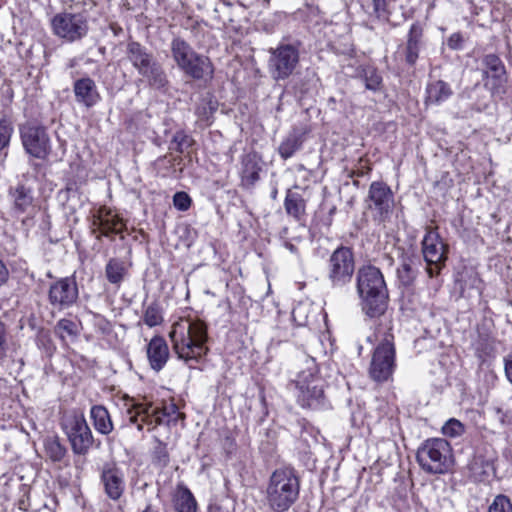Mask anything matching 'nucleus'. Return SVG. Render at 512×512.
<instances>
[{
	"mask_svg": "<svg viewBox=\"0 0 512 512\" xmlns=\"http://www.w3.org/2000/svg\"><path fill=\"white\" fill-rule=\"evenodd\" d=\"M485 66L484 75L487 77L486 86L493 94L505 93L507 83L506 68L502 60L496 54H487L483 57Z\"/></svg>",
	"mask_w": 512,
	"mask_h": 512,
	"instance_id": "nucleus-16",
	"label": "nucleus"
},
{
	"mask_svg": "<svg viewBox=\"0 0 512 512\" xmlns=\"http://www.w3.org/2000/svg\"><path fill=\"white\" fill-rule=\"evenodd\" d=\"M169 337L177 357L190 367H194L208 353L207 325L199 319H179L173 323Z\"/></svg>",
	"mask_w": 512,
	"mask_h": 512,
	"instance_id": "nucleus-1",
	"label": "nucleus"
},
{
	"mask_svg": "<svg viewBox=\"0 0 512 512\" xmlns=\"http://www.w3.org/2000/svg\"><path fill=\"white\" fill-rule=\"evenodd\" d=\"M177 407L174 404L162 408H154L152 403L134 402L127 408L126 418L129 425H136L142 431L144 425L151 430L157 426L169 424L176 420Z\"/></svg>",
	"mask_w": 512,
	"mask_h": 512,
	"instance_id": "nucleus-6",
	"label": "nucleus"
},
{
	"mask_svg": "<svg viewBox=\"0 0 512 512\" xmlns=\"http://www.w3.org/2000/svg\"><path fill=\"white\" fill-rule=\"evenodd\" d=\"M32 203V197L30 194H17L14 199L15 207L20 211H25L28 206Z\"/></svg>",
	"mask_w": 512,
	"mask_h": 512,
	"instance_id": "nucleus-46",
	"label": "nucleus"
},
{
	"mask_svg": "<svg viewBox=\"0 0 512 512\" xmlns=\"http://www.w3.org/2000/svg\"><path fill=\"white\" fill-rule=\"evenodd\" d=\"M127 56L137 72L154 88H163L167 84V76L160 63L139 42L127 45Z\"/></svg>",
	"mask_w": 512,
	"mask_h": 512,
	"instance_id": "nucleus-7",
	"label": "nucleus"
},
{
	"mask_svg": "<svg viewBox=\"0 0 512 512\" xmlns=\"http://www.w3.org/2000/svg\"><path fill=\"white\" fill-rule=\"evenodd\" d=\"M504 370L507 380L512 384V354L504 358Z\"/></svg>",
	"mask_w": 512,
	"mask_h": 512,
	"instance_id": "nucleus-49",
	"label": "nucleus"
},
{
	"mask_svg": "<svg viewBox=\"0 0 512 512\" xmlns=\"http://www.w3.org/2000/svg\"><path fill=\"white\" fill-rule=\"evenodd\" d=\"M44 449L46 455L53 462H60L66 455L67 449L60 443L58 437L52 436L44 439Z\"/></svg>",
	"mask_w": 512,
	"mask_h": 512,
	"instance_id": "nucleus-32",
	"label": "nucleus"
},
{
	"mask_svg": "<svg viewBox=\"0 0 512 512\" xmlns=\"http://www.w3.org/2000/svg\"><path fill=\"white\" fill-rule=\"evenodd\" d=\"M398 276L402 283L408 285L414 279V271L409 263L404 262L401 268L398 269Z\"/></svg>",
	"mask_w": 512,
	"mask_h": 512,
	"instance_id": "nucleus-42",
	"label": "nucleus"
},
{
	"mask_svg": "<svg viewBox=\"0 0 512 512\" xmlns=\"http://www.w3.org/2000/svg\"><path fill=\"white\" fill-rule=\"evenodd\" d=\"M52 306L65 309L72 306L78 298V287L73 277L61 278L50 286L48 294Z\"/></svg>",
	"mask_w": 512,
	"mask_h": 512,
	"instance_id": "nucleus-15",
	"label": "nucleus"
},
{
	"mask_svg": "<svg viewBox=\"0 0 512 512\" xmlns=\"http://www.w3.org/2000/svg\"><path fill=\"white\" fill-rule=\"evenodd\" d=\"M465 432V426L458 419L451 418L442 427V433L448 437H459Z\"/></svg>",
	"mask_w": 512,
	"mask_h": 512,
	"instance_id": "nucleus-38",
	"label": "nucleus"
},
{
	"mask_svg": "<svg viewBox=\"0 0 512 512\" xmlns=\"http://www.w3.org/2000/svg\"><path fill=\"white\" fill-rule=\"evenodd\" d=\"M22 146L33 158L45 160L51 153V141L47 129L34 122H26L19 127Z\"/></svg>",
	"mask_w": 512,
	"mask_h": 512,
	"instance_id": "nucleus-11",
	"label": "nucleus"
},
{
	"mask_svg": "<svg viewBox=\"0 0 512 512\" xmlns=\"http://www.w3.org/2000/svg\"><path fill=\"white\" fill-rule=\"evenodd\" d=\"M170 458L166 444L162 442H158L154 447L152 462L153 464L162 469L165 468L169 464Z\"/></svg>",
	"mask_w": 512,
	"mask_h": 512,
	"instance_id": "nucleus-37",
	"label": "nucleus"
},
{
	"mask_svg": "<svg viewBox=\"0 0 512 512\" xmlns=\"http://www.w3.org/2000/svg\"><path fill=\"white\" fill-rule=\"evenodd\" d=\"M105 274L111 284L120 286L127 274V269L123 261L112 258L106 264Z\"/></svg>",
	"mask_w": 512,
	"mask_h": 512,
	"instance_id": "nucleus-31",
	"label": "nucleus"
},
{
	"mask_svg": "<svg viewBox=\"0 0 512 512\" xmlns=\"http://www.w3.org/2000/svg\"><path fill=\"white\" fill-rule=\"evenodd\" d=\"M7 355V327L0 321V363H2Z\"/></svg>",
	"mask_w": 512,
	"mask_h": 512,
	"instance_id": "nucleus-44",
	"label": "nucleus"
},
{
	"mask_svg": "<svg viewBox=\"0 0 512 512\" xmlns=\"http://www.w3.org/2000/svg\"><path fill=\"white\" fill-rule=\"evenodd\" d=\"M298 309H299V308H295V309H293L292 314H293V316H294V317H296V313H297Z\"/></svg>",
	"mask_w": 512,
	"mask_h": 512,
	"instance_id": "nucleus-53",
	"label": "nucleus"
},
{
	"mask_svg": "<svg viewBox=\"0 0 512 512\" xmlns=\"http://www.w3.org/2000/svg\"><path fill=\"white\" fill-rule=\"evenodd\" d=\"M186 76L194 80H211L214 75V65L210 58L197 54L180 69Z\"/></svg>",
	"mask_w": 512,
	"mask_h": 512,
	"instance_id": "nucleus-20",
	"label": "nucleus"
},
{
	"mask_svg": "<svg viewBox=\"0 0 512 512\" xmlns=\"http://www.w3.org/2000/svg\"><path fill=\"white\" fill-rule=\"evenodd\" d=\"M293 385L299 405L312 409L324 406L323 380L315 374L313 361L309 362L307 370L298 374Z\"/></svg>",
	"mask_w": 512,
	"mask_h": 512,
	"instance_id": "nucleus-8",
	"label": "nucleus"
},
{
	"mask_svg": "<svg viewBox=\"0 0 512 512\" xmlns=\"http://www.w3.org/2000/svg\"><path fill=\"white\" fill-rule=\"evenodd\" d=\"M169 348L165 339L154 336L147 345V358L150 367L158 372L163 369L169 359Z\"/></svg>",
	"mask_w": 512,
	"mask_h": 512,
	"instance_id": "nucleus-23",
	"label": "nucleus"
},
{
	"mask_svg": "<svg viewBox=\"0 0 512 512\" xmlns=\"http://www.w3.org/2000/svg\"><path fill=\"white\" fill-rule=\"evenodd\" d=\"M142 512H159L155 507L151 504H148Z\"/></svg>",
	"mask_w": 512,
	"mask_h": 512,
	"instance_id": "nucleus-52",
	"label": "nucleus"
},
{
	"mask_svg": "<svg viewBox=\"0 0 512 512\" xmlns=\"http://www.w3.org/2000/svg\"><path fill=\"white\" fill-rule=\"evenodd\" d=\"M353 185L358 187V182L356 180H353Z\"/></svg>",
	"mask_w": 512,
	"mask_h": 512,
	"instance_id": "nucleus-54",
	"label": "nucleus"
},
{
	"mask_svg": "<svg viewBox=\"0 0 512 512\" xmlns=\"http://www.w3.org/2000/svg\"><path fill=\"white\" fill-rule=\"evenodd\" d=\"M480 280L477 277H474V282H479Z\"/></svg>",
	"mask_w": 512,
	"mask_h": 512,
	"instance_id": "nucleus-55",
	"label": "nucleus"
},
{
	"mask_svg": "<svg viewBox=\"0 0 512 512\" xmlns=\"http://www.w3.org/2000/svg\"><path fill=\"white\" fill-rule=\"evenodd\" d=\"M63 429L69 439L72 451L85 455L93 445L92 431L83 414H74L63 422Z\"/></svg>",
	"mask_w": 512,
	"mask_h": 512,
	"instance_id": "nucleus-13",
	"label": "nucleus"
},
{
	"mask_svg": "<svg viewBox=\"0 0 512 512\" xmlns=\"http://www.w3.org/2000/svg\"><path fill=\"white\" fill-rule=\"evenodd\" d=\"M260 170V158L256 153L250 152L242 157L241 181L244 188H251L259 180Z\"/></svg>",
	"mask_w": 512,
	"mask_h": 512,
	"instance_id": "nucleus-24",
	"label": "nucleus"
},
{
	"mask_svg": "<svg viewBox=\"0 0 512 512\" xmlns=\"http://www.w3.org/2000/svg\"><path fill=\"white\" fill-rule=\"evenodd\" d=\"M193 139L183 130H178L172 137L169 150L183 154L192 146Z\"/></svg>",
	"mask_w": 512,
	"mask_h": 512,
	"instance_id": "nucleus-35",
	"label": "nucleus"
},
{
	"mask_svg": "<svg viewBox=\"0 0 512 512\" xmlns=\"http://www.w3.org/2000/svg\"><path fill=\"white\" fill-rule=\"evenodd\" d=\"M355 271L354 255L350 248L340 246L327 260L326 278L332 288H344L351 283Z\"/></svg>",
	"mask_w": 512,
	"mask_h": 512,
	"instance_id": "nucleus-9",
	"label": "nucleus"
},
{
	"mask_svg": "<svg viewBox=\"0 0 512 512\" xmlns=\"http://www.w3.org/2000/svg\"><path fill=\"white\" fill-rule=\"evenodd\" d=\"M301 47L299 40H283L269 50L268 70L274 80H286L294 73L300 62Z\"/></svg>",
	"mask_w": 512,
	"mask_h": 512,
	"instance_id": "nucleus-5",
	"label": "nucleus"
},
{
	"mask_svg": "<svg viewBox=\"0 0 512 512\" xmlns=\"http://www.w3.org/2000/svg\"><path fill=\"white\" fill-rule=\"evenodd\" d=\"M32 189H33L32 187H28L27 192H30Z\"/></svg>",
	"mask_w": 512,
	"mask_h": 512,
	"instance_id": "nucleus-56",
	"label": "nucleus"
},
{
	"mask_svg": "<svg viewBox=\"0 0 512 512\" xmlns=\"http://www.w3.org/2000/svg\"><path fill=\"white\" fill-rule=\"evenodd\" d=\"M494 411H495V413H496L497 415H500V421H501L502 423H504V415H503L502 409H501V408H499V407H496V408L494 409Z\"/></svg>",
	"mask_w": 512,
	"mask_h": 512,
	"instance_id": "nucleus-51",
	"label": "nucleus"
},
{
	"mask_svg": "<svg viewBox=\"0 0 512 512\" xmlns=\"http://www.w3.org/2000/svg\"><path fill=\"white\" fill-rule=\"evenodd\" d=\"M101 480L106 495L112 500H118L125 489L124 473L115 465H106L103 468Z\"/></svg>",
	"mask_w": 512,
	"mask_h": 512,
	"instance_id": "nucleus-18",
	"label": "nucleus"
},
{
	"mask_svg": "<svg viewBox=\"0 0 512 512\" xmlns=\"http://www.w3.org/2000/svg\"><path fill=\"white\" fill-rule=\"evenodd\" d=\"M9 270L3 260L0 259V288L6 285L9 280Z\"/></svg>",
	"mask_w": 512,
	"mask_h": 512,
	"instance_id": "nucleus-48",
	"label": "nucleus"
},
{
	"mask_svg": "<svg viewBox=\"0 0 512 512\" xmlns=\"http://www.w3.org/2000/svg\"><path fill=\"white\" fill-rule=\"evenodd\" d=\"M357 292L362 300V309L369 317L384 313L388 291L380 269L367 265L357 272Z\"/></svg>",
	"mask_w": 512,
	"mask_h": 512,
	"instance_id": "nucleus-2",
	"label": "nucleus"
},
{
	"mask_svg": "<svg viewBox=\"0 0 512 512\" xmlns=\"http://www.w3.org/2000/svg\"><path fill=\"white\" fill-rule=\"evenodd\" d=\"M303 145V135L293 130L287 135V137L281 142L278 147V152L283 159L291 158Z\"/></svg>",
	"mask_w": 512,
	"mask_h": 512,
	"instance_id": "nucleus-29",
	"label": "nucleus"
},
{
	"mask_svg": "<svg viewBox=\"0 0 512 512\" xmlns=\"http://www.w3.org/2000/svg\"><path fill=\"white\" fill-rule=\"evenodd\" d=\"M416 459L419 466L429 474H445L453 466L450 443L444 438H430L418 448Z\"/></svg>",
	"mask_w": 512,
	"mask_h": 512,
	"instance_id": "nucleus-4",
	"label": "nucleus"
},
{
	"mask_svg": "<svg viewBox=\"0 0 512 512\" xmlns=\"http://www.w3.org/2000/svg\"><path fill=\"white\" fill-rule=\"evenodd\" d=\"M452 94V88L447 82L436 80L426 87V103L439 105L448 100Z\"/></svg>",
	"mask_w": 512,
	"mask_h": 512,
	"instance_id": "nucleus-26",
	"label": "nucleus"
},
{
	"mask_svg": "<svg viewBox=\"0 0 512 512\" xmlns=\"http://www.w3.org/2000/svg\"><path fill=\"white\" fill-rule=\"evenodd\" d=\"M90 417L93 421V426L98 433L108 435L113 431V422L108 410L104 406H92L90 410Z\"/></svg>",
	"mask_w": 512,
	"mask_h": 512,
	"instance_id": "nucleus-27",
	"label": "nucleus"
},
{
	"mask_svg": "<svg viewBox=\"0 0 512 512\" xmlns=\"http://www.w3.org/2000/svg\"><path fill=\"white\" fill-rule=\"evenodd\" d=\"M422 252L427 262V273L430 277L437 275L446 260V245L435 230L429 229L425 234Z\"/></svg>",
	"mask_w": 512,
	"mask_h": 512,
	"instance_id": "nucleus-14",
	"label": "nucleus"
},
{
	"mask_svg": "<svg viewBox=\"0 0 512 512\" xmlns=\"http://www.w3.org/2000/svg\"><path fill=\"white\" fill-rule=\"evenodd\" d=\"M396 367L393 336L387 334L375 348L369 366V375L376 382L387 381Z\"/></svg>",
	"mask_w": 512,
	"mask_h": 512,
	"instance_id": "nucleus-12",
	"label": "nucleus"
},
{
	"mask_svg": "<svg viewBox=\"0 0 512 512\" xmlns=\"http://www.w3.org/2000/svg\"><path fill=\"white\" fill-rule=\"evenodd\" d=\"M92 226L93 233L99 232L97 238H100L101 236L111 237L112 235L121 234L125 224L113 210L101 206L93 215Z\"/></svg>",
	"mask_w": 512,
	"mask_h": 512,
	"instance_id": "nucleus-17",
	"label": "nucleus"
},
{
	"mask_svg": "<svg viewBox=\"0 0 512 512\" xmlns=\"http://www.w3.org/2000/svg\"><path fill=\"white\" fill-rule=\"evenodd\" d=\"M374 12L376 13L379 19L388 20V2L390 0H372Z\"/></svg>",
	"mask_w": 512,
	"mask_h": 512,
	"instance_id": "nucleus-43",
	"label": "nucleus"
},
{
	"mask_svg": "<svg viewBox=\"0 0 512 512\" xmlns=\"http://www.w3.org/2000/svg\"><path fill=\"white\" fill-rule=\"evenodd\" d=\"M488 512H512V503L506 495L499 494L489 505Z\"/></svg>",
	"mask_w": 512,
	"mask_h": 512,
	"instance_id": "nucleus-39",
	"label": "nucleus"
},
{
	"mask_svg": "<svg viewBox=\"0 0 512 512\" xmlns=\"http://www.w3.org/2000/svg\"><path fill=\"white\" fill-rule=\"evenodd\" d=\"M364 81L368 90L377 91L380 89L382 77L375 69L370 68L365 71Z\"/></svg>",
	"mask_w": 512,
	"mask_h": 512,
	"instance_id": "nucleus-40",
	"label": "nucleus"
},
{
	"mask_svg": "<svg viewBox=\"0 0 512 512\" xmlns=\"http://www.w3.org/2000/svg\"><path fill=\"white\" fill-rule=\"evenodd\" d=\"M143 321L149 327H155L163 322L162 311L158 303H150L144 310Z\"/></svg>",
	"mask_w": 512,
	"mask_h": 512,
	"instance_id": "nucleus-36",
	"label": "nucleus"
},
{
	"mask_svg": "<svg viewBox=\"0 0 512 512\" xmlns=\"http://www.w3.org/2000/svg\"><path fill=\"white\" fill-rule=\"evenodd\" d=\"M173 203L178 210L186 211L191 205V198L189 194H174Z\"/></svg>",
	"mask_w": 512,
	"mask_h": 512,
	"instance_id": "nucleus-45",
	"label": "nucleus"
},
{
	"mask_svg": "<svg viewBox=\"0 0 512 512\" xmlns=\"http://www.w3.org/2000/svg\"><path fill=\"white\" fill-rule=\"evenodd\" d=\"M391 194H369L366 199V204L370 210L375 211L380 220L389 213L393 206Z\"/></svg>",
	"mask_w": 512,
	"mask_h": 512,
	"instance_id": "nucleus-28",
	"label": "nucleus"
},
{
	"mask_svg": "<svg viewBox=\"0 0 512 512\" xmlns=\"http://www.w3.org/2000/svg\"><path fill=\"white\" fill-rule=\"evenodd\" d=\"M51 28L55 36L65 42L73 43L87 36L88 18L81 12H60L52 17Z\"/></svg>",
	"mask_w": 512,
	"mask_h": 512,
	"instance_id": "nucleus-10",
	"label": "nucleus"
},
{
	"mask_svg": "<svg viewBox=\"0 0 512 512\" xmlns=\"http://www.w3.org/2000/svg\"><path fill=\"white\" fill-rule=\"evenodd\" d=\"M73 91L76 101L87 108L95 106L101 99L95 81L87 76L74 82Z\"/></svg>",
	"mask_w": 512,
	"mask_h": 512,
	"instance_id": "nucleus-21",
	"label": "nucleus"
},
{
	"mask_svg": "<svg viewBox=\"0 0 512 512\" xmlns=\"http://www.w3.org/2000/svg\"><path fill=\"white\" fill-rule=\"evenodd\" d=\"M54 331L55 334L64 342L67 337L73 339L77 337L78 326L76 322L63 318L56 323Z\"/></svg>",
	"mask_w": 512,
	"mask_h": 512,
	"instance_id": "nucleus-34",
	"label": "nucleus"
},
{
	"mask_svg": "<svg viewBox=\"0 0 512 512\" xmlns=\"http://www.w3.org/2000/svg\"><path fill=\"white\" fill-rule=\"evenodd\" d=\"M495 457L492 454L477 451L468 463L470 476L474 481H485L495 474Z\"/></svg>",
	"mask_w": 512,
	"mask_h": 512,
	"instance_id": "nucleus-19",
	"label": "nucleus"
},
{
	"mask_svg": "<svg viewBox=\"0 0 512 512\" xmlns=\"http://www.w3.org/2000/svg\"><path fill=\"white\" fill-rule=\"evenodd\" d=\"M12 132V126L6 120H0V150L9 145Z\"/></svg>",
	"mask_w": 512,
	"mask_h": 512,
	"instance_id": "nucleus-41",
	"label": "nucleus"
},
{
	"mask_svg": "<svg viewBox=\"0 0 512 512\" xmlns=\"http://www.w3.org/2000/svg\"><path fill=\"white\" fill-rule=\"evenodd\" d=\"M171 56L177 67L181 69L198 53L181 37H174L170 42Z\"/></svg>",
	"mask_w": 512,
	"mask_h": 512,
	"instance_id": "nucleus-25",
	"label": "nucleus"
},
{
	"mask_svg": "<svg viewBox=\"0 0 512 512\" xmlns=\"http://www.w3.org/2000/svg\"><path fill=\"white\" fill-rule=\"evenodd\" d=\"M284 206L286 212L296 219H300L305 213V200L301 194H286Z\"/></svg>",
	"mask_w": 512,
	"mask_h": 512,
	"instance_id": "nucleus-33",
	"label": "nucleus"
},
{
	"mask_svg": "<svg viewBox=\"0 0 512 512\" xmlns=\"http://www.w3.org/2000/svg\"><path fill=\"white\" fill-rule=\"evenodd\" d=\"M369 192H391L390 188L386 187L385 184L380 182H373L370 185Z\"/></svg>",
	"mask_w": 512,
	"mask_h": 512,
	"instance_id": "nucleus-50",
	"label": "nucleus"
},
{
	"mask_svg": "<svg viewBox=\"0 0 512 512\" xmlns=\"http://www.w3.org/2000/svg\"><path fill=\"white\" fill-rule=\"evenodd\" d=\"M300 480L291 468L276 469L270 476L266 500L273 512H285L297 501Z\"/></svg>",
	"mask_w": 512,
	"mask_h": 512,
	"instance_id": "nucleus-3",
	"label": "nucleus"
},
{
	"mask_svg": "<svg viewBox=\"0 0 512 512\" xmlns=\"http://www.w3.org/2000/svg\"><path fill=\"white\" fill-rule=\"evenodd\" d=\"M463 38L460 33H453L447 40V45L452 50H459L462 47Z\"/></svg>",
	"mask_w": 512,
	"mask_h": 512,
	"instance_id": "nucleus-47",
	"label": "nucleus"
},
{
	"mask_svg": "<svg viewBox=\"0 0 512 512\" xmlns=\"http://www.w3.org/2000/svg\"><path fill=\"white\" fill-rule=\"evenodd\" d=\"M174 506L177 512H196L197 503L191 491L184 486H179L174 498Z\"/></svg>",
	"mask_w": 512,
	"mask_h": 512,
	"instance_id": "nucleus-30",
	"label": "nucleus"
},
{
	"mask_svg": "<svg viewBox=\"0 0 512 512\" xmlns=\"http://www.w3.org/2000/svg\"><path fill=\"white\" fill-rule=\"evenodd\" d=\"M423 37L422 25L419 22L413 23L408 31L404 48L405 62L409 66H414L419 58V53L424 47Z\"/></svg>",
	"mask_w": 512,
	"mask_h": 512,
	"instance_id": "nucleus-22",
	"label": "nucleus"
}]
</instances>
